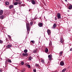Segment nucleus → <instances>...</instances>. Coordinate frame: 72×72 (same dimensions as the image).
Masks as SVG:
<instances>
[{"label": "nucleus", "mask_w": 72, "mask_h": 72, "mask_svg": "<svg viewBox=\"0 0 72 72\" xmlns=\"http://www.w3.org/2000/svg\"><path fill=\"white\" fill-rule=\"evenodd\" d=\"M21 65H24V62H21Z\"/></svg>", "instance_id": "c85d7f7f"}, {"label": "nucleus", "mask_w": 72, "mask_h": 72, "mask_svg": "<svg viewBox=\"0 0 72 72\" xmlns=\"http://www.w3.org/2000/svg\"><path fill=\"white\" fill-rule=\"evenodd\" d=\"M60 66H64V62L61 61L60 63Z\"/></svg>", "instance_id": "1a4fd4ad"}, {"label": "nucleus", "mask_w": 72, "mask_h": 72, "mask_svg": "<svg viewBox=\"0 0 72 72\" xmlns=\"http://www.w3.org/2000/svg\"><path fill=\"white\" fill-rule=\"evenodd\" d=\"M33 24V22H30V25H31V26H32V25Z\"/></svg>", "instance_id": "c756f323"}, {"label": "nucleus", "mask_w": 72, "mask_h": 72, "mask_svg": "<svg viewBox=\"0 0 72 72\" xmlns=\"http://www.w3.org/2000/svg\"><path fill=\"white\" fill-rule=\"evenodd\" d=\"M33 71L34 72H36V69H33Z\"/></svg>", "instance_id": "72a5a7b5"}, {"label": "nucleus", "mask_w": 72, "mask_h": 72, "mask_svg": "<svg viewBox=\"0 0 72 72\" xmlns=\"http://www.w3.org/2000/svg\"><path fill=\"white\" fill-rule=\"evenodd\" d=\"M22 55L23 56H24V57H27V56H28V54L27 53H23L22 54Z\"/></svg>", "instance_id": "423d86ee"}, {"label": "nucleus", "mask_w": 72, "mask_h": 72, "mask_svg": "<svg viewBox=\"0 0 72 72\" xmlns=\"http://www.w3.org/2000/svg\"><path fill=\"white\" fill-rule=\"evenodd\" d=\"M48 59L49 60H52V55H48Z\"/></svg>", "instance_id": "f03ea898"}, {"label": "nucleus", "mask_w": 72, "mask_h": 72, "mask_svg": "<svg viewBox=\"0 0 72 72\" xmlns=\"http://www.w3.org/2000/svg\"><path fill=\"white\" fill-rule=\"evenodd\" d=\"M66 69H64L63 70H62V72H65L64 71H66Z\"/></svg>", "instance_id": "a878e982"}, {"label": "nucleus", "mask_w": 72, "mask_h": 72, "mask_svg": "<svg viewBox=\"0 0 72 72\" xmlns=\"http://www.w3.org/2000/svg\"><path fill=\"white\" fill-rule=\"evenodd\" d=\"M1 0H0V1H1Z\"/></svg>", "instance_id": "a18cd8bd"}, {"label": "nucleus", "mask_w": 72, "mask_h": 72, "mask_svg": "<svg viewBox=\"0 0 72 72\" xmlns=\"http://www.w3.org/2000/svg\"><path fill=\"white\" fill-rule=\"evenodd\" d=\"M31 3L33 5H35V1L33 0L32 1Z\"/></svg>", "instance_id": "ddd939ff"}, {"label": "nucleus", "mask_w": 72, "mask_h": 72, "mask_svg": "<svg viewBox=\"0 0 72 72\" xmlns=\"http://www.w3.org/2000/svg\"><path fill=\"white\" fill-rule=\"evenodd\" d=\"M60 13H58L57 15V17H58V19H60Z\"/></svg>", "instance_id": "39448f33"}, {"label": "nucleus", "mask_w": 72, "mask_h": 72, "mask_svg": "<svg viewBox=\"0 0 72 72\" xmlns=\"http://www.w3.org/2000/svg\"><path fill=\"white\" fill-rule=\"evenodd\" d=\"M70 51H72V48H71L70 50Z\"/></svg>", "instance_id": "4c0bfd02"}, {"label": "nucleus", "mask_w": 72, "mask_h": 72, "mask_svg": "<svg viewBox=\"0 0 72 72\" xmlns=\"http://www.w3.org/2000/svg\"><path fill=\"white\" fill-rule=\"evenodd\" d=\"M68 12H69V10H68Z\"/></svg>", "instance_id": "37998d69"}, {"label": "nucleus", "mask_w": 72, "mask_h": 72, "mask_svg": "<svg viewBox=\"0 0 72 72\" xmlns=\"http://www.w3.org/2000/svg\"><path fill=\"white\" fill-rule=\"evenodd\" d=\"M32 57L30 56L29 58V60H31L32 59Z\"/></svg>", "instance_id": "393cba45"}, {"label": "nucleus", "mask_w": 72, "mask_h": 72, "mask_svg": "<svg viewBox=\"0 0 72 72\" xmlns=\"http://www.w3.org/2000/svg\"><path fill=\"white\" fill-rule=\"evenodd\" d=\"M60 42L61 43H62V44L63 43V39L62 37H61L60 38Z\"/></svg>", "instance_id": "a211bd4d"}, {"label": "nucleus", "mask_w": 72, "mask_h": 72, "mask_svg": "<svg viewBox=\"0 0 72 72\" xmlns=\"http://www.w3.org/2000/svg\"><path fill=\"white\" fill-rule=\"evenodd\" d=\"M45 52L46 53H47L48 52V51H49V50H48V48H46L45 49Z\"/></svg>", "instance_id": "4468645a"}, {"label": "nucleus", "mask_w": 72, "mask_h": 72, "mask_svg": "<svg viewBox=\"0 0 72 72\" xmlns=\"http://www.w3.org/2000/svg\"><path fill=\"white\" fill-rule=\"evenodd\" d=\"M8 63H12V61H11V60L9 59L8 60Z\"/></svg>", "instance_id": "aec40b11"}, {"label": "nucleus", "mask_w": 72, "mask_h": 72, "mask_svg": "<svg viewBox=\"0 0 72 72\" xmlns=\"http://www.w3.org/2000/svg\"><path fill=\"white\" fill-rule=\"evenodd\" d=\"M38 26H39L40 27H41L42 26V23H40L38 24Z\"/></svg>", "instance_id": "6e6552de"}, {"label": "nucleus", "mask_w": 72, "mask_h": 72, "mask_svg": "<svg viewBox=\"0 0 72 72\" xmlns=\"http://www.w3.org/2000/svg\"><path fill=\"white\" fill-rule=\"evenodd\" d=\"M31 42L33 44H34L35 43V41H34L33 40L31 41Z\"/></svg>", "instance_id": "2f4dec72"}, {"label": "nucleus", "mask_w": 72, "mask_h": 72, "mask_svg": "<svg viewBox=\"0 0 72 72\" xmlns=\"http://www.w3.org/2000/svg\"><path fill=\"white\" fill-rule=\"evenodd\" d=\"M47 33L49 35H50L51 33V31L49 30H47Z\"/></svg>", "instance_id": "9d476101"}, {"label": "nucleus", "mask_w": 72, "mask_h": 72, "mask_svg": "<svg viewBox=\"0 0 72 72\" xmlns=\"http://www.w3.org/2000/svg\"><path fill=\"white\" fill-rule=\"evenodd\" d=\"M5 63L6 64H8V61H7V60H6L5 61Z\"/></svg>", "instance_id": "7c9ffc66"}, {"label": "nucleus", "mask_w": 72, "mask_h": 72, "mask_svg": "<svg viewBox=\"0 0 72 72\" xmlns=\"http://www.w3.org/2000/svg\"><path fill=\"white\" fill-rule=\"evenodd\" d=\"M63 53V52H62V51H61L60 53V55H62V53Z\"/></svg>", "instance_id": "f704fd0d"}, {"label": "nucleus", "mask_w": 72, "mask_h": 72, "mask_svg": "<svg viewBox=\"0 0 72 72\" xmlns=\"http://www.w3.org/2000/svg\"><path fill=\"white\" fill-rule=\"evenodd\" d=\"M35 67H39V64L36 63L35 64Z\"/></svg>", "instance_id": "4be33fe9"}, {"label": "nucleus", "mask_w": 72, "mask_h": 72, "mask_svg": "<svg viewBox=\"0 0 72 72\" xmlns=\"http://www.w3.org/2000/svg\"><path fill=\"white\" fill-rule=\"evenodd\" d=\"M18 4V2H15L14 3V5H17Z\"/></svg>", "instance_id": "b1692460"}, {"label": "nucleus", "mask_w": 72, "mask_h": 72, "mask_svg": "<svg viewBox=\"0 0 72 72\" xmlns=\"http://www.w3.org/2000/svg\"><path fill=\"white\" fill-rule=\"evenodd\" d=\"M49 45L50 47H52V43L51 42H50Z\"/></svg>", "instance_id": "2eb2a0df"}, {"label": "nucleus", "mask_w": 72, "mask_h": 72, "mask_svg": "<svg viewBox=\"0 0 72 72\" xmlns=\"http://www.w3.org/2000/svg\"><path fill=\"white\" fill-rule=\"evenodd\" d=\"M28 51V50H25L24 51V53H27Z\"/></svg>", "instance_id": "5701e85b"}, {"label": "nucleus", "mask_w": 72, "mask_h": 72, "mask_svg": "<svg viewBox=\"0 0 72 72\" xmlns=\"http://www.w3.org/2000/svg\"><path fill=\"white\" fill-rule=\"evenodd\" d=\"M26 66H27L28 68H30L31 67V66H30L29 64L26 65Z\"/></svg>", "instance_id": "6ab92c4d"}, {"label": "nucleus", "mask_w": 72, "mask_h": 72, "mask_svg": "<svg viewBox=\"0 0 72 72\" xmlns=\"http://www.w3.org/2000/svg\"><path fill=\"white\" fill-rule=\"evenodd\" d=\"M57 19V18L56 17H55V20H56Z\"/></svg>", "instance_id": "e433bc0d"}, {"label": "nucleus", "mask_w": 72, "mask_h": 72, "mask_svg": "<svg viewBox=\"0 0 72 72\" xmlns=\"http://www.w3.org/2000/svg\"><path fill=\"white\" fill-rule=\"evenodd\" d=\"M55 72H58V71H57V70H56Z\"/></svg>", "instance_id": "c03bdc74"}, {"label": "nucleus", "mask_w": 72, "mask_h": 72, "mask_svg": "<svg viewBox=\"0 0 72 72\" xmlns=\"http://www.w3.org/2000/svg\"><path fill=\"white\" fill-rule=\"evenodd\" d=\"M4 18H5V15H2L0 16V19H4Z\"/></svg>", "instance_id": "7ed1b4c3"}, {"label": "nucleus", "mask_w": 72, "mask_h": 72, "mask_svg": "<svg viewBox=\"0 0 72 72\" xmlns=\"http://www.w3.org/2000/svg\"><path fill=\"white\" fill-rule=\"evenodd\" d=\"M8 37H11V36H10V35H8Z\"/></svg>", "instance_id": "ea45409f"}, {"label": "nucleus", "mask_w": 72, "mask_h": 72, "mask_svg": "<svg viewBox=\"0 0 72 72\" xmlns=\"http://www.w3.org/2000/svg\"><path fill=\"white\" fill-rule=\"evenodd\" d=\"M9 2L8 1H6L5 3V4H6V5H9Z\"/></svg>", "instance_id": "f3484780"}, {"label": "nucleus", "mask_w": 72, "mask_h": 72, "mask_svg": "<svg viewBox=\"0 0 72 72\" xmlns=\"http://www.w3.org/2000/svg\"><path fill=\"white\" fill-rule=\"evenodd\" d=\"M0 72H2V71H1V70H0Z\"/></svg>", "instance_id": "79ce46f5"}, {"label": "nucleus", "mask_w": 72, "mask_h": 72, "mask_svg": "<svg viewBox=\"0 0 72 72\" xmlns=\"http://www.w3.org/2000/svg\"><path fill=\"white\" fill-rule=\"evenodd\" d=\"M42 63H44V60L42 59L41 60Z\"/></svg>", "instance_id": "cd10ccee"}, {"label": "nucleus", "mask_w": 72, "mask_h": 72, "mask_svg": "<svg viewBox=\"0 0 72 72\" xmlns=\"http://www.w3.org/2000/svg\"><path fill=\"white\" fill-rule=\"evenodd\" d=\"M65 1L66 2H67V0H65Z\"/></svg>", "instance_id": "a19ab883"}, {"label": "nucleus", "mask_w": 72, "mask_h": 72, "mask_svg": "<svg viewBox=\"0 0 72 72\" xmlns=\"http://www.w3.org/2000/svg\"><path fill=\"white\" fill-rule=\"evenodd\" d=\"M26 28L27 30V32L28 33V34L29 33V32H30V24L28 23H26Z\"/></svg>", "instance_id": "f257e3e1"}, {"label": "nucleus", "mask_w": 72, "mask_h": 72, "mask_svg": "<svg viewBox=\"0 0 72 72\" xmlns=\"http://www.w3.org/2000/svg\"><path fill=\"white\" fill-rule=\"evenodd\" d=\"M11 47H12V45L8 44L6 46V48H7V49H8V48H11Z\"/></svg>", "instance_id": "20e7f679"}, {"label": "nucleus", "mask_w": 72, "mask_h": 72, "mask_svg": "<svg viewBox=\"0 0 72 72\" xmlns=\"http://www.w3.org/2000/svg\"><path fill=\"white\" fill-rule=\"evenodd\" d=\"M19 4V5H20L21 4H22V2H19V3H18Z\"/></svg>", "instance_id": "c9c22d12"}, {"label": "nucleus", "mask_w": 72, "mask_h": 72, "mask_svg": "<svg viewBox=\"0 0 72 72\" xmlns=\"http://www.w3.org/2000/svg\"><path fill=\"white\" fill-rule=\"evenodd\" d=\"M26 70L25 69H23L22 70H21V72H24V71L25 70Z\"/></svg>", "instance_id": "bb28decb"}, {"label": "nucleus", "mask_w": 72, "mask_h": 72, "mask_svg": "<svg viewBox=\"0 0 72 72\" xmlns=\"http://www.w3.org/2000/svg\"><path fill=\"white\" fill-rule=\"evenodd\" d=\"M3 14V10H0V15H2Z\"/></svg>", "instance_id": "f8f14e48"}, {"label": "nucleus", "mask_w": 72, "mask_h": 72, "mask_svg": "<svg viewBox=\"0 0 72 72\" xmlns=\"http://www.w3.org/2000/svg\"><path fill=\"white\" fill-rule=\"evenodd\" d=\"M69 9H71L72 8V5H70L69 7Z\"/></svg>", "instance_id": "dca6fc26"}, {"label": "nucleus", "mask_w": 72, "mask_h": 72, "mask_svg": "<svg viewBox=\"0 0 72 72\" xmlns=\"http://www.w3.org/2000/svg\"><path fill=\"white\" fill-rule=\"evenodd\" d=\"M3 43V41L2 40L0 39V44H2Z\"/></svg>", "instance_id": "412c9836"}, {"label": "nucleus", "mask_w": 72, "mask_h": 72, "mask_svg": "<svg viewBox=\"0 0 72 72\" xmlns=\"http://www.w3.org/2000/svg\"><path fill=\"white\" fill-rule=\"evenodd\" d=\"M16 1H19V0H15Z\"/></svg>", "instance_id": "58836bf2"}, {"label": "nucleus", "mask_w": 72, "mask_h": 72, "mask_svg": "<svg viewBox=\"0 0 72 72\" xmlns=\"http://www.w3.org/2000/svg\"><path fill=\"white\" fill-rule=\"evenodd\" d=\"M14 7V6H13V5H11L9 6V9H12V8H13Z\"/></svg>", "instance_id": "0eeeda50"}, {"label": "nucleus", "mask_w": 72, "mask_h": 72, "mask_svg": "<svg viewBox=\"0 0 72 72\" xmlns=\"http://www.w3.org/2000/svg\"><path fill=\"white\" fill-rule=\"evenodd\" d=\"M33 53H36V50H34L33 51Z\"/></svg>", "instance_id": "473e14b6"}, {"label": "nucleus", "mask_w": 72, "mask_h": 72, "mask_svg": "<svg viewBox=\"0 0 72 72\" xmlns=\"http://www.w3.org/2000/svg\"><path fill=\"white\" fill-rule=\"evenodd\" d=\"M57 24H54L52 27V28H55L56 27H57Z\"/></svg>", "instance_id": "9b49d317"}]
</instances>
